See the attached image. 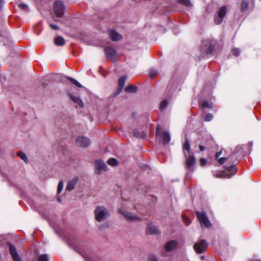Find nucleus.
<instances>
[{
	"label": "nucleus",
	"instance_id": "nucleus-45",
	"mask_svg": "<svg viewBox=\"0 0 261 261\" xmlns=\"http://www.w3.org/2000/svg\"><path fill=\"white\" fill-rule=\"evenodd\" d=\"M4 0H0V9L3 7V6L4 4Z\"/></svg>",
	"mask_w": 261,
	"mask_h": 261
},
{
	"label": "nucleus",
	"instance_id": "nucleus-8",
	"mask_svg": "<svg viewBox=\"0 0 261 261\" xmlns=\"http://www.w3.org/2000/svg\"><path fill=\"white\" fill-rule=\"evenodd\" d=\"M201 48L202 50L206 55L211 54L213 50V45L208 40H204L201 44Z\"/></svg>",
	"mask_w": 261,
	"mask_h": 261
},
{
	"label": "nucleus",
	"instance_id": "nucleus-29",
	"mask_svg": "<svg viewBox=\"0 0 261 261\" xmlns=\"http://www.w3.org/2000/svg\"><path fill=\"white\" fill-rule=\"evenodd\" d=\"M108 163L111 166H115L117 164V161L116 159L112 158L108 160Z\"/></svg>",
	"mask_w": 261,
	"mask_h": 261
},
{
	"label": "nucleus",
	"instance_id": "nucleus-11",
	"mask_svg": "<svg viewBox=\"0 0 261 261\" xmlns=\"http://www.w3.org/2000/svg\"><path fill=\"white\" fill-rule=\"evenodd\" d=\"M119 212L128 220L134 221L139 219V218L137 217L136 216L133 215L132 213L129 212L125 211L123 208H120L119 210Z\"/></svg>",
	"mask_w": 261,
	"mask_h": 261
},
{
	"label": "nucleus",
	"instance_id": "nucleus-40",
	"mask_svg": "<svg viewBox=\"0 0 261 261\" xmlns=\"http://www.w3.org/2000/svg\"><path fill=\"white\" fill-rule=\"evenodd\" d=\"M109 227V225L107 223H104V224L101 225L99 227L100 229L101 230L105 229H107Z\"/></svg>",
	"mask_w": 261,
	"mask_h": 261
},
{
	"label": "nucleus",
	"instance_id": "nucleus-5",
	"mask_svg": "<svg viewBox=\"0 0 261 261\" xmlns=\"http://www.w3.org/2000/svg\"><path fill=\"white\" fill-rule=\"evenodd\" d=\"M64 6L61 1H57L54 3V10L58 17L63 16L64 13Z\"/></svg>",
	"mask_w": 261,
	"mask_h": 261
},
{
	"label": "nucleus",
	"instance_id": "nucleus-17",
	"mask_svg": "<svg viewBox=\"0 0 261 261\" xmlns=\"http://www.w3.org/2000/svg\"><path fill=\"white\" fill-rule=\"evenodd\" d=\"M225 169L227 170L228 172H231V174H227V175H221L220 176H217V177H222L223 176L226 177L227 178H230L232 175H234L237 172V168L235 165H231L230 166H226L225 167Z\"/></svg>",
	"mask_w": 261,
	"mask_h": 261
},
{
	"label": "nucleus",
	"instance_id": "nucleus-32",
	"mask_svg": "<svg viewBox=\"0 0 261 261\" xmlns=\"http://www.w3.org/2000/svg\"><path fill=\"white\" fill-rule=\"evenodd\" d=\"M231 156L229 155L227 158H225V157L220 158L219 159H218L217 160H218V163L222 165L224 163H225L227 160H228L229 159H231Z\"/></svg>",
	"mask_w": 261,
	"mask_h": 261
},
{
	"label": "nucleus",
	"instance_id": "nucleus-38",
	"mask_svg": "<svg viewBox=\"0 0 261 261\" xmlns=\"http://www.w3.org/2000/svg\"><path fill=\"white\" fill-rule=\"evenodd\" d=\"M233 54L236 56H238L240 54V50L239 48H234L232 50Z\"/></svg>",
	"mask_w": 261,
	"mask_h": 261
},
{
	"label": "nucleus",
	"instance_id": "nucleus-42",
	"mask_svg": "<svg viewBox=\"0 0 261 261\" xmlns=\"http://www.w3.org/2000/svg\"><path fill=\"white\" fill-rule=\"evenodd\" d=\"M200 162L202 166H204L206 163V160L204 159H201Z\"/></svg>",
	"mask_w": 261,
	"mask_h": 261
},
{
	"label": "nucleus",
	"instance_id": "nucleus-31",
	"mask_svg": "<svg viewBox=\"0 0 261 261\" xmlns=\"http://www.w3.org/2000/svg\"><path fill=\"white\" fill-rule=\"evenodd\" d=\"M49 257L46 254H42L38 257V261H48Z\"/></svg>",
	"mask_w": 261,
	"mask_h": 261
},
{
	"label": "nucleus",
	"instance_id": "nucleus-18",
	"mask_svg": "<svg viewBox=\"0 0 261 261\" xmlns=\"http://www.w3.org/2000/svg\"><path fill=\"white\" fill-rule=\"evenodd\" d=\"M126 80V77L125 76H123L121 77L119 80V87L117 90L116 93L115 94L116 95L119 94L122 90L123 89Z\"/></svg>",
	"mask_w": 261,
	"mask_h": 261
},
{
	"label": "nucleus",
	"instance_id": "nucleus-25",
	"mask_svg": "<svg viewBox=\"0 0 261 261\" xmlns=\"http://www.w3.org/2000/svg\"><path fill=\"white\" fill-rule=\"evenodd\" d=\"M168 103H168V101L167 100L164 99V100H162L160 104L161 110L163 111L165 109H166V108H167V107L168 105Z\"/></svg>",
	"mask_w": 261,
	"mask_h": 261
},
{
	"label": "nucleus",
	"instance_id": "nucleus-24",
	"mask_svg": "<svg viewBox=\"0 0 261 261\" xmlns=\"http://www.w3.org/2000/svg\"><path fill=\"white\" fill-rule=\"evenodd\" d=\"M184 152H186L187 154H189L190 153V146L189 141H188L187 138L186 139V141L184 145Z\"/></svg>",
	"mask_w": 261,
	"mask_h": 261
},
{
	"label": "nucleus",
	"instance_id": "nucleus-9",
	"mask_svg": "<svg viewBox=\"0 0 261 261\" xmlns=\"http://www.w3.org/2000/svg\"><path fill=\"white\" fill-rule=\"evenodd\" d=\"M91 143L90 140L86 137L79 136L76 140V144L79 147H86Z\"/></svg>",
	"mask_w": 261,
	"mask_h": 261
},
{
	"label": "nucleus",
	"instance_id": "nucleus-23",
	"mask_svg": "<svg viewBox=\"0 0 261 261\" xmlns=\"http://www.w3.org/2000/svg\"><path fill=\"white\" fill-rule=\"evenodd\" d=\"M137 88L135 86L129 85L127 86L125 89L126 93H135L137 92Z\"/></svg>",
	"mask_w": 261,
	"mask_h": 261
},
{
	"label": "nucleus",
	"instance_id": "nucleus-43",
	"mask_svg": "<svg viewBox=\"0 0 261 261\" xmlns=\"http://www.w3.org/2000/svg\"><path fill=\"white\" fill-rule=\"evenodd\" d=\"M148 261H158L156 257L154 256H150L148 258Z\"/></svg>",
	"mask_w": 261,
	"mask_h": 261
},
{
	"label": "nucleus",
	"instance_id": "nucleus-15",
	"mask_svg": "<svg viewBox=\"0 0 261 261\" xmlns=\"http://www.w3.org/2000/svg\"><path fill=\"white\" fill-rule=\"evenodd\" d=\"M108 33L111 40L113 41H117L122 38V36L114 30L108 31Z\"/></svg>",
	"mask_w": 261,
	"mask_h": 261
},
{
	"label": "nucleus",
	"instance_id": "nucleus-33",
	"mask_svg": "<svg viewBox=\"0 0 261 261\" xmlns=\"http://www.w3.org/2000/svg\"><path fill=\"white\" fill-rule=\"evenodd\" d=\"M180 3L187 6L190 7L192 6L190 0H179Z\"/></svg>",
	"mask_w": 261,
	"mask_h": 261
},
{
	"label": "nucleus",
	"instance_id": "nucleus-49",
	"mask_svg": "<svg viewBox=\"0 0 261 261\" xmlns=\"http://www.w3.org/2000/svg\"><path fill=\"white\" fill-rule=\"evenodd\" d=\"M201 259H203V258H204V257L202 256L201 257Z\"/></svg>",
	"mask_w": 261,
	"mask_h": 261
},
{
	"label": "nucleus",
	"instance_id": "nucleus-37",
	"mask_svg": "<svg viewBox=\"0 0 261 261\" xmlns=\"http://www.w3.org/2000/svg\"><path fill=\"white\" fill-rule=\"evenodd\" d=\"M182 219L187 225H189L191 223L190 220L186 216H182Z\"/></svg>",
	"mask_w": 261,
	"mask_h": 261
},
{
	"label": "nucleus",
	"instance_id": "nucleus-10",
	"mask_svg": "<svg viewBox=\"0 0 261 261\" xmlns=\"http://www.w3.org/2000/svg\"><path fill=\"white\" fill-rule=\"evenodd\" d=\"M95 169L96 173L100 174L107 170V166L103 161L99 160L95 162Z\"/></svg>",
	"mask_w": 261,
	"mask_h": 261
},
{
	"label": "nucleus",
	"instance_id": "nucleus-44",
	"mask_svg": "<svg viewBox=\"0 0 261 261\" xmlns=\"http://www.w3.org/2000/svg\"><path fill=\"white\" fill-rule=\"evenodd\" d=\"M222 150H221L220 151L218 152L217 153H216L215 156H216V159L217 160H218V159H219V156H220L221 155V154H222Z\"/></svg>",
	"mask_w": 261,
	"mask_h": 261
},
{
	"label": "nucleus",
	"instance_id": "nucleus-35",
	"mask_svg": "<svg viewBox=\"0 0 261 261\" xmlns=\"http://www.w3.org/2000/svg\"><path fill=\"white\" fill-rule=\"evenodd\" d=\"M18 155L23 161H25V162H27L28 158L26 155V154L23 152H20L18 153Z\"/></svg>",
	"mask_w": 261,
	"mask_h": 261
},
{
	"label": "nucleus",
	"instance_id": "nucleus-48",
	"mask_svg": "<svg viewBox=\"0 0 261 261\" xmlns=\"http://www.w3.org/2000/svg\"><path fill=\"white\" fill-rule=\"evenodd\" d=\"M58 200L59 201H60V202L61 201V199H60L59 198H58Z\"/></svg>",
	"mask_w": 261,
	"mask_h": 261
},
{
	"label": "nucleus",
	"instance_id": "nucleus-30",
	"mask_svg": "<svg viewBox=\"0 0 261 261\" xmlns=\"http://www.w3.org/2000/svg\"><path fill=\"white\" fill-rule=\"evenodd\" d=\"M158 73V72L156 70L151 69L149 71V76L150 78H153Z\"/></svg>",
	"mask_w": 261,
	"mask_h": 261
},
{
	"label": "nucleus",
	"instance_id": "nucleus-4",
	"mask_svg": "<svg viewBox=\"0 0 261 261\" xmlns=\"http://www.w3.org/2000/svg\"><path fill=\"white\" fill-rule=\"evenodd\" d=\"M198 220L202 226H204L205 227H210L211 226V223L208 218L204 212H196V213Z\"/></svg>",
	"mask_w": 261,
	"mask_h": 261
},
{
	"label": "nucleus",
	"instance_id": "nucleus-16",
	"mask_svg": "<svg viewBox=\"0 0 261 261\" xmlns=\"http://www.w3.org/2000/svg\"><path fill=\"white\" fill-rule=\"evenodd\" d=\"M79 178L77 177H74L71 179L69 180L66 187V190L68 191H71V190H73Z\"/></svg>",
	"mask_w": 261,
	"mask_h": 261
},
{
	"label": "nucleus",
	"instance_id": "nucleus-41",
	"mask_svg": "<svg viewBox=\"0 0 261 261\" xmlns=\"http://www.w3.org/2000/svg\"><path fill=\"white\" fill-rule=\"evenodd\" d=\"M49 26L52 29L55 30H59V27H58L56 25L53 24H51V23L49 24Z\"/></svg>",
	"mask_w": 261,
	"mask_h": 261
},
{
	"label": "nucleus",
	"instance_id": "nucleus-2",
	"mask_svg": "<svg viewBox=\"0 0 261 261\" xmlns=\"http://www.w3.org/2000/svg\"><path fill=\"white\" fill-rule=\"evenodd\" d=\"M156 137L160 141H162L165 144L168 143L171 140L169 133L168 132L161 130L159 125L156 126Z\"/></svg>",
	"mask_w": 261,
	"mask_h": 261
},
{
	"label": "nucleus",
	"instance_id": "nucleus-19",
	"mask_svg": "<svg viewBox=\"0 0 261 261\" xmlns=\"http://www.w3.org/2000/svg\"><path fill=\"white\" fill-rule=\"evenodd\" d=\"M69 96L71 100L77 104V105L81 108H83L84 107V103L83 101L79 97L74 96L71 94H69Z\"/></svg>",
	"mask_w": 261,
	"mask_h": 261
},
{
	"label": "nucleus",
	"instance_id": "nucleus-3",
	"mask_svg": "<svg viewBox=\"0 0 261 261\" xmlns=\"http://www.w3.org/2000/svg\"><path fill=\"white\" fill-rule=\"evenodd\" d=\"M227 11V8L226 6H223L219 9L218 15L215 18V22L216 24H220L222 22Z\"/></svg>",
	"mask_w": 261,
	"mask_h": 261
},
{
	"label": "nucleus",
	"instance_id": "nucleus-22",
	"mask_svg": "<svg viewBox=\"0 0 261 261\" xmlns=\"http://www.w3.org/2000/svg\"><path fill=\"white\" fill-rule=\"evenodd\" d=\"M134 136L137 138H143L145 137L146 133L143 130H139L138 129H135Z\"/></svg>",
	"mask_w": 261,
	"mask_h": 261
},
{
	"label": "nucleus",
	"instance_id": "nucleus-7",
	"mask_svg": "<svg viewBox=\"0 0 261 261\" xmlns=\"http://www.w3.org/2000/svg\"><path fill=\"white\" fill-rule=\"evenodd\" d=\"M105 54L108 59L111 61H115L117 58V54L114 48L108 46L105 48Z\"/></svg>",
	"mask_w": 261,
	"mask_h": 261
},
{
	"label": "nucleus",
	"instance_id": "nucleus-36",
	"mask_svg": "<svg viewBox=\"0 0 261 261\" xmlns=\"http://www.w3.org/2000/svg\"><path fill=\"white\" fill-rule=\"evenodd\" d=\"M63 186H64L63 182L62 181H60V182L59 183V185H58V186L57 192H58V194H59V193H60L61 192V191L63 190Z\"/></svg>",
	"mask_w": 261,
	"mask_h": 261
},
{
	"label": "nucleus",
	"instance_id": "nucleus-14",
	"mask_svg": "<svg viewBox=\"0 0 261 261\" xmlns=\"http://www.w3.org/2000/svg\"><path fill=\"white\" fill-rule=\"evenodd\" d=\"M9 249L10 254L14 261H22L21 258L18 255L16 249L12 244L9 245Z\"/></svg>",
	"mask_w": 261,
	"mask_h": 261
},
{
	"label": "nucleus",
	"instance_id": "nucleus-34",
	"mask_svg": "<svg viewBox=\"0 0 261 261\" xmlns=\"http://www.w3.org/2000/svg\"><path fill=\"white\" fill-rule=\"evenodd\" d=\"M213 117L214 116L212 114L208 113L205 116L204 118V121H210L213 119Z\"/></svg>",
	"mask_w": 261,
	"mask_h": 261
},
{
	"label": "nucleus",
	"instance_id": "nucleus-13",
	"mask_svg": "<svg viewBox=\"0 0 261 261\" xmlns=\"http://www.w3.org/2000/svg\"><path fill=\"white\" fill-rule=\"evenodd\" d=\"M178 242L176 240L168 242L165 246V250L167 252H171L176 249Z\"/></svg>",
	"mask_w": 261,
	"mask_h": 261
},
{
	"label": "nucleus",
	"instance_id": "nucleus-1",
	"mask_svg": "<svg viewBox=\"0 0 261 261\" xmlns=\"http://www.w3.org/2000/svg\"><path fill=\"white\" fill-rule=\"evenodd\" d=\"M95 219L98 222L106 220L110 216L109 210L102 206H97L94 210Z\"/></svg>",
	"mask_w": 261,
	"mask_h": 261
},
{
	"label": "nucleus",
	"instance_id": "nucleus-20",
	"mask_svg": "<svg viewBox=\"0 0 261 261\" xmlns=\"http://www.w3.org/2000/svg\"><path fill=\"white\" fill-rule=\"evenodd\" d=\"M147 233L152 234H158L159 233V230L154 225L149 224L147 228Z\"/></svg>",
	"mask_w": 261,
	"mask_h": 261
},
{
	"label": "nucleus",
	"instance_id": "nucleus-28",
	"mask_svg": "<svg viewBox=\"0 0 261 261\" xmlns=\"http://www.w3.org/2000/svg\"><path fill=\"white\" fill-rule=\"evenodd\" d=\"M248 7V3L244 0L242 1L241 7V10L242 11H244L247 9Z\"/></svg>",
	"mask_w": 261,
	"mask_h": 261
},
{
	"label": "nucleus",
	"instance_id": "nucleus-12",
	"mask_svg": "<svg viewBox=\"0 0 261 261\" xmlns=\"http://www.w3.org/2000/svg\"><path fill=\"white\" fill-rule=\"evenodd\" d=\"M185 155L186 158V166L188 169L192 168L195 164V160L194 156L192 155L187 154L186 152H185Z\"/></svg>",
	"mask_w": 261,
	"mask_h": 261
},
{
	"label": "nucleus",
	"instance_id": "nucleus-26",
	"mask_svg": "<svg viewBox=\"0 0 261 261\" xmlns=\"http://www.w3.org/2000/svg\"><path fill=\"white\" fill-rule=\"evenodd\" d=\"M67 79L71 82L72 84L76 86L77 87L81 88L82 87V85L77 82L76 80L74 79L73 78L68 77Z\"/></svg>",
	"mask_w": 261,
	"mask_h": 261
},
{
	"label": "nucleus",
	"instance_id": "nucleus-21",
	"mask_svg": "<svg viewBox=\"0 0 261 261\" xmlns=\"http://www.w3.org/2000/svg\"><path fill=\"white\" fill-rule=\"evenodd\" d=\"M55 43L57 46H63L65 44V40L61 36H58L55 38Z\"/></svg>",
	"mask_w": 261,
	"mask_h": 261
},
{
	"label": "nucleus",
	"instance_id": "nucleus-39",
	"mask_svg": "<svg viewBox=\"0 0 261 261\" xmlns=\"http://www.w3.org/2000/svg\"><path fill=\"white\" fill-rule=\"evenodd\" d=\"M19 7L23 10H27L28 9V6L24 4H20L18 5Z\"/></svg>",
	"mask_w": 261,
	"mask_h": 261
},
{
	"label": "nucleus",
	"instance_id": "nucleus-46",
	"mask_svg": "<svg viewBox=\"0 0 261 261\" xmlns=\"http://www.w3.org/2000/svg\"><path fill=\"white\" fill-rule=\"evenodd\" d=\"M199 149L201 151H203L205 149V147L203 146H199Z\"/></svg>",
	"mask_w": 261,
	"mask_h": 261
},
{
	"label": "nucleus",
	"instance_id": "nucleus-6",
	"mask_svg": "<svg viewBox=\"0 0 261 261\" xmlns=\"http://www.w3.org/2000/svg\"><path fill=\"white\" fill-rule=\"evenodd\" d=\"M207 243L205 241L202 240L199 242L196 243L194 245V249L195 251L198 253L200 254L204 252L207 248Z\"/></svg>",
	"mask_w": 261,
	"mask_h": 261
},
{
	"label": "nucleus",
	"instance_id": "nucleus-47",
	"mask_svg": "<svg viewBox=\"0 0 261 261\" xmlns=\"http://www.w3.org/2000/svg\"><path fill=\"white\" fill-rule=\"evenodd\" d=\"M250 261H261V260L257 259H252Z\"/></svg>",
	"mask_w": 261,
	"mask_h": 261
},
{
	"label": "nucleus",
	"instance_id": "nucleus-27",
	"mask_svg": "<svg viewBox=\"0 0 261 261\" xmlns=\"http://www.w3.org/2000/svg\"><path fill=\"white\" fill-rule=\"evenodd\" d=\"M200 103L203 108L211 109L212 107V105L206 100H202L200 102Z\"/></svg>",
	"mask_w": 261,
	"mask_h": 261
}]
</instances>
